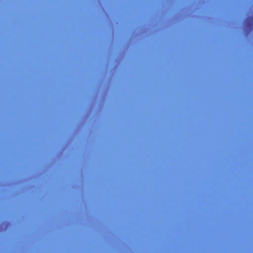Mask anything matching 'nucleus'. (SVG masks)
<instances>
[{"instance_id":"f257e3e1","label":"nucleus","mask_w":253,"mask_h":253,"mask_svg":"<svg viewBox=\"0 0 253 253\" xmlns=\"http://www.w3.org/2000/svg\"><path fill=\"white\" fill-rule=\"evenodd\" d=\"M247 25L251 28L253 26V17H250L245 20Z\"/></svg>"}]
</instances>
